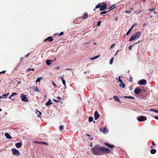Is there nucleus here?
<instances>
[{"label": "nucleus", "instance_id": "nucleus-64", "mask_svg": "<svg viewBox=\"0 0 158 158\" xmlns=\"http://www.w3.org/2000/svg\"><path fill=\"white\" fill-rule=\"evenodd\" d=\"M118 51H117V52H116V53H115V54L116 55H117V53H118Z\"/></svg>", "mask_w": 158, "mask_h": 158}, {"label": "nucleus", "instance_id": "nucleus-43", "mask_svg": "<svg viewBox=\"0 0 158 158\" xmlns=\"http://www.w3.org/2000/svg\"><path fill=\"white\" fill-rule=\"evenodd\" d=\"M12 96H11V95H10V96L9 97V98L10 99H11V100L14 101L15 100V99L14 98H11V97H12Z\"/></svg>", "mask_w": 158, "mask_h": 158}, {"label": "nucleus", "instance_id": "nucleus-15", "mask_svg": "<svg viewBox=\"0 0 158 158\" xmlns=\"http://www.w3.org/2000/svg\"><path fill=\"white\" fill-rule=\"evenodd\" d=\"M88 16V14L86 13H85L81 17H80L79 18H82V19H86Z\"/></svg>", "mask_w": 158, "mask_h": 158}, {"label": "nucleus", "instance_id": "nucleus-10", "mask_svg": "<svg viewBox=\"0 0 158 158\" xmlns=\"http://www.w3.org/2000/svg\"><path fill=\"white\" fill-rule=\"evenodd\" d=\"M105 145L106 146H107L109 148H111L112 149H113L114 148V146L113 145H111L110 144L108 143H104Z\"/></svg>", "mask_w": 158, "mask_h": 158}, {"label": "nucleus", "instance_id": "nucleus-61", "mask_svg": "<svg viewBox=\"0 0 158 158\" xmlns=\"http://www.w3.org/2000/svg\"><path fill=\"white\" fill-rule=\"evenodd\" d=\"M9 94V93H7L6 94V96H7Z\"/></svg>", "mask_w": 158, "mask_h": 158}, {"label": "nucleus", "instance_id": "nucleus-12", "mask_svg": "<svg viewBox=\"0 0 158 158\" xmlns=\"http://www.w3.org/2000/svg\"><path fill=\"white\" fill-rule=\"evenodd\" d=\"M56 60V59H55L54 60ZM54 60H46V63L47 65H49L51 64V62L52 61H53Z\"/></svg>", "mask_w": 158, "mask_h": 158}, {"label": "nucleus", "instance_id": "nucleus-11", "mask_svg": "<svg viewBox=\"0 0 158 158\" xmlns=\"http://www.w3.org/2000/svg\"><path fill=\"white\" fill-rule=\"evenodd\" d=\"M114 100L120 103H121V102H120V100L116 96H114L113 97Z\"/></svg>", "mask_w": 158, "mask_h": 158}, {"label": "nucleus", "instance_id": "nucleus-57", "mask_svg": "<svg viewBox=\"0 0 158 158\" xmlns=\"http://www.w3.org/2000/svg\"><path fill=\"white\" fill-rule=\"evenodd\" d=\"M30 54L29 53H28V54H27V55L26 56V57H27Z\"/></svg>", "mask_w": 158, "mask_h": 158}, {"label": "nucleus", "instance_id": "nucleus-24", "mask_svg": "<svg viewBox=\"0 0 158 158\" xmlns=\"http://www.w3.org/2000/svg\"><path fill=\"white\" fill-rule=\"evenodd\" d=\"M120 86H121V85H122V87L123 88H124L125 86V84L123 82H121V83L120 84Z\"/></svg>", "mask_w": 158, "mask_h": 158}, {"label": "nucleus", "instance_id": "nucleus-47", "mask_svg": "<svg viewBox=\"0 0 158 158\" xmlns=\"http://www.w3.org/2000/svg\"><path fill=\"white\" fill-rule=\"evenodd\" d=\"M6 72V70L3 71L2 72H0V73H1H1H4Z\"/></svg>", "mask_w": 158, "mask_h": 158}, {"label": "nucleus", "instance_id": "nucleus-54", "mask_svg": "<svg viewBox=\"0 0 158 158\" xmlns=\"http://www.w3.org/2000/svg\"><path fill=\"white\" fill-rule=\"evenodd\" d=\"M152 145H153V146H155V142H152Z\"/></svg>", "mask_w": 158, "mask_h": 158}, {"label": "nucleus", "instance_id": "nucleus-63", "mask_svg": "<svg viewBox=\"0 0 158 158\" xmlns=\"http://www.w3.org/2000/svg\"><path fill=\"white\" fill-rule=\"evenodd\" d=\"M18 83L19 84H20L21 83V81H19L18 82Z\"/></svg>", "mask_w": 158, "mask_h": 158}, {"label": "nucleus", "instance_id": "nucleus-25", "mask_svg": "<svg viewBox=\"0 0 158 158\" xmlns=\"http://www.w3.org/2000/svg\"><path fill=\"white\" fill-rule=\"evenodd\" d=\"M114 57H112L110 59V64H111L113 63V61H114Z\"/></svg>", "mask_w": 158, "mask_h": 158}, {"label": "nucleus", "instance_id": "nucleus-31", "mask_svg": "<svg viewBox=\"0 0 158 158\" xmlns=\"http://www.w3.org/2000/svg\"><path fill=\"white\" fill-rule=\"evenodd\" d=\"M59 129L61 131L63 130H64V127H63V125H60L59 127Z\"/></svg>", "mask_w": 158, "mask_h": 158}, {"label": "nucleus", "instance_id": "nucleus-21", "mask_svg": "<svg viewBox=\"0 0 158 158\" xmlns=\"http://www.w3.org/2000/svg\"><path fill=\"white\" fill-rule=\"evenodd\" d=\"M156 152V150L155 149H152L150 151V152L152 154H154Z\"/></svg>", "mask_w": 158, "mask_h": 158}, {"label": "nucleus", "instance_id": "nucleus-52", "mask_svg": "<svg viewBox=\"0 0 158 158\" xmlns=\"http://www.w3.org/2000/svg\"><path fill=\"white\" fill-rule=\"evenodd\" d=\"M155 8H153V9H149V11H152L153 10H154Z\"/></svg>", "mask_w": 158, "mask_h": 158}, {"label": "nucleus", "instance_id": "nucleus-26", "mask_svg": "<svg viewBox=\"0 0 158 158\" xmlns=\"http://www.w3.org/2000/svg\"><path fill=\"white\" fill-rule=\"evenodd\" d=\"M142 11V10H139L138 11H136L135 12V13L137 15H138L140 14L141 12Z\"/></svg>", "mask_w": 158, "mask_h": 158}, {"label": "nucleus", "instance_id": "nucleus-28", "mask_svg": "<svg viewBox=\"0 0 158 158\" xmlns=\"http://www.w3.org/2000/svg\"><path fill=\"white\" fill-rule=\"evenodd\" d=\"M42 78V77H39L37 78V79L36 80V82H40L41 81V80Z\"/></svg>", "mask_w": 158, "mask_h": 158}, {"label": "nucleus", "instance_id": "nucleus-23", "mask_svg": "<svg viewBox=\"0 0 158 158\" xmlns=\"http://www.w3.org/2000/svg\"><path fill=\"white\" fill-rule=\"evenodd\" d=\"M133 10V8H130L129 10H127V11H125L126 13L128 14H129Z\"/></svg>", "mask_w": 158, "mask_h": 158}, {"label": "nucleus", "instance_id": "nucleus-4", "mask_svg": "<svg viewBox=\"0 0 158 158\" xmlns=\"http://www.w3.org/2000/svg\"><path fill=\"white\" fill-rule=\"evenodd\" d=\"M137 119L140 122L143 121L147 120V118L145 116H139L137 117Z\"/></svg>", "mask_w": 158, "mask_h": 158}, {"label": "nucleus", "instance_id": "nucleus-46", "mask_svg": "<svg viewBox=\"0 0 158 158\" xmlns=\"http://www.w3.org/2000/svg\"><path fill=\"white\" fill-rule=\"evenodd\" d=\"M53 100L55 102H59V101L58 100H56L55 99H53Z\"/></svg>", "mask_w": 158, "mask_h": 158}, {"label": "nucleus", "instance_id": "nucleus-44", "mask_svg": "<svg viewBox=\"0 0 158 158\" xmlns=\"http://www.w3.org/2000/svg\"><path fill=\"white\" fill-rule=\"evenodd\" d=\"M133 46V45H130L129 47V50H131V48H132Z\"/></svg>", "mask_w": 158, "mask_h": 158}, {"label": "nucleus", "instance_id": "nucleus-29", "mask_svg": "<svg viewBox=\"0 0 158 158\" xmlns=\"http://www.w3.org/2000/svg\"><path fill=\"white\" fill-rule=\"evenodd\" d=\"M93 118L91 116H89V121L92 122L93 120Z\"/></svg>", "mask_w": 158, "mask_h": 158}, {"label": "nucleus", "instance_id": "nucleus-59", "mask_svg": "<svg viewBox=\"0 0 158 158\" xmlns=\"http://www.w3.org/2000/svg\"><path fill=\"white\" fill-rule=\"evenodd\" d=\"M66 70H72V69H66Z\"/></svg>", "mask_w": 158, "mask_h": 158}, {"label": "nucleus", "instance_id": "nucleus-27", "mask_svg": "<svg viewBox=\"0 0 158 158\" xmlns=\"http://www.w3.org/2000/svg\"><path fill=\"white\" fill-rule=\"evenodd\" d=\"M34 90L35 92H39V90L38 89V88L37 86L35 87V88L34 89Z\"/></svg>", "mask_w": 158, "mask_h": 158}, {"label": "nucleus", "instance_id": "nucleus-13", "mask_svg": "<svg viewBox=\"0 0 158 158\" xmlns=\"http://www.w3.org/2000/svg\"><path fill=\"white\" fill-rule=\"evenodd\" d=\"M48 40L49 42H51L53 40V39L52 37L50 36L45 39L44 41H46Z\"/></svg>", "mask_w": 158, "mask_h": 158}, {"label": "nucleus", "instance_id": "nucleus-37", "mask_svg": "<svg viewBox=\"0 0 158 158\" xmlns=\"http://www.w3.org/2000/svg\"><path fill=\"white\" fill-rule=\"evenodd\" d=\"M114 7H115V6H114L113 5L111 7H110L109 8L110 10H108V11H109L110 10H112Z\"/></svg>", "mask_w": 158, "mask_h": 158}, {"label": "nucleus", "instance_id": "nucleus-41", "mask_svg": "<svg viewBox=\"0 0 158 158\" xmlns=\"http://www.w3.org/2000/svg\"><path fill=\"white\" fill-rule=\"evenodd\" d=\"M115 45V44H112L110 47V48H114V47Z\"/></svg>", "mask_w": 158, "mask_h": 158}, {"label": "nucleus", "instance_id": "nucleus-32", "mask_svg": "<svg viewBox=\"0 0 158 158\" xmlns=\"http://www.w3.org/2000/svg\"><path fill=\"white\" fill-rule=\"evenodd\" d=\"M132 30V29L131 28L126 33V35H129V34H130V32H131V30Z\"/></svg>", "mask_w": 158, "mask_h": 158}, {"label": "nucleus", "instance_id": "nucleus-18", "mask_svg": "<svg viewBox=\"0 0 158 158\" xmlns=\"http://www.w3.org/2000/svg\"><path fill=\"white\" fill-rule=\"evenodd\" d=\"M60 78L61 79V80L62 81V82L63 85H64L65 88H66V85L65 81L64 79V77H60Z\"/></svg>", "mask_w": 158, "mask_h": 158}, {"label": "nucleus", "instance_id": "nucleus-17", "mask_svg": "<svg viewBox=\"0 0 158 158\" xmlns=\"http://www.w3.org/2000/svg\"><path fill=\"white\" fill-rule=\"evenodd\" d=\"M5 135L7 139H10L12 138V137L7 133H5Z\"/></svg>", "mask_w": 158, "mask_h": 158}, {"label": "nucleus", "instance_id": "nucleus-55", "mask_svg": "<svg viewBox=\"0 0 158 158\" xmlns=\"http://www.w3.org/2000/svg\"><path fill=\"white\" fill-rule=\"evenodd\" d=\"M6 95V94H4L2 95V97H7Z\"/></svg>", "mask_w": 158, "mask_h": 158}, {"label": "nucleus", "instance_id": "nucleus-5", "mask_svg": "<svg viewBox=\"0 0 158 158\" xmlns=\"http://www.w3.org/2000/svg\"><path fill=\"white\" fill-rule=\"evenodd\" d=\"M20 97L21 98V100L24 102H26L28 101L26 95H24L23 94H21L20 96Z\"/></svg>", "mask_w": 158, "mask_h": 158}, {"label": "nucleus", "instance_id": "nucleus-19", "mask_svg": "<svg viewBox=\"0 0 158 158\" xmlns=\"http://www.w3.org/2000/svg\"><path fill=\"white\" fill-rule=\"evenodd\" d=\"M52 104V102L51 100L50 99H49V100L46 102L45 104L46 106H48L49 105H51Z\"/></svg>", "mask_w": 158, "mask_h": 158}, {"label": "nucleus", "instance_id": "nucleus-50", "mask_svg": "<svg viewBox=\"0 0 158 158\" xmlns=\"http://www.w3.org/2000/svg\"><path fill=\"white\" fill-rule=\"evenodd\" d=\"M141 42V41H138V42H136V43H135L134 44H133V45H135V44H138V43H139V42Z\"/></svg>", "mask_w": 158, "mask_h": 158}, {"label": "nucleus", "instance_id": "nucleus-9", "mask_svg": "<svg viewBox=\"0 0 158 158\" xmlns=\"http://www.w3.org/2000/svg\"><path fill=\"white\" fill-rule=\"evenodd\" d=\"M94 116L95 119L97 120L100 116V115L99 114L98 111H96L94 113Z\"/></svg>", "mask_w": 158, "mask_h": 158}, {"label": "nucleus", "instance_id": "nucleus-36", "mask_svg": "<svg viewBox=\"0 0 158 158\" xmlns=\"http://www.w3.org/2000/svg\"><path fill=\"white\" fill-rule=\"evenodd\" d=\"M151 111H153L154 112L158 113V110L152 109Z\"/></svg>", "mask_w": 158, "mask_h": 158}, {"label": "nucleus", "instance_id": "nucleus-8", "mask_svg": "<svg viewBox=\"0 0 158 158\" xmlns=\"http://www.w3.org/2000/svg\"><path fill=\"white\" fill-rule=\"evenodd\" d=\"M142 91L141 89L137 88L135 89L134 92L135 94H138L141 93Z\"/></svg>", "mask_w": 158, "mask_h": 158}, {"label": "nucleus", "instance_id": "nucleus-51", "mask_svg": "<svg viewBox=\"0 0 158 158\" xmlns=\"http://www.w3.org/2000/svg\"><path fill=\"white\" fill-rule=\"evenodd\" d=\"M53 84L54 87H56L57 85H56V84L53 82Z\"/></svg>", "mask_w": 158, "mask_h": 158}, {"label": "nucleus", "instance_id": "nucleus-20", "mask_svg": "<svg viewBox=\"0 0 158 158\" xmlns=\"http://www.w3.org/2000/svg\"><path fill=\"white\" fill-rule=\"evenodd\" d=\"M123 98H127L128 99H135V98L132 96H124L123 97Z\"/></svg>", "mask_w": 158, "mask_h": 158}, {"label": "nucleus", "instance_id": "nucleus-42", "mask_svg": "<svg viewBox=\"0 0 158 158\" xmlns=\"http://www.w3.org/2000/svg\"><path fill=\"white\" fill-rule=\"evenodd\" d=\"M120 77H120V76H119V77H118V81H119L120 82V83H121V82H123V81L121 80V78H120Z\"/></svg>", "mask_w": 158, "mask_h": 158}, {"label": "nucleus", "instance_id": "nucleus-2", "mask_svg": "<svg viewBox=\"0 0 158 158\" xmlns=\"http://www.w3.org/2000/svg\"><path fill=\"white\" fill-rule=\"evenodd\" d=\"M107 7V5L106 3L102 2L98 4L94 9V10L95 11L96 9L100 8V11H102L105 10Z\"/></svg>", "mask_w": 158, "mask_h": 158}, {"label": "nucleus", "instance_id": "nucleus-33", "mask_svg": "<svg viewBox=\"0 0 158 158\" xmlns=\"http://www.w3.org/2000/svg\"><path fill=\"white\" fill-rule=\"evenodd\" d=\"M108 12V11H106L102 12L100 13V15L105 14Z\"/></svg>", "mask_w": 158, "mask_h": 158}, {"label": "nucleus", "instance_id": "nucleus-62", "mask_svg": "<svg viewBox=\"0 0 158 158\" xmlns=\"http://www.w3.org/2000/svg\"><path fill=\"white\" fill-rule=\"evenodd\" d=\"M93 146V145L92 144V143H91L90 144V147H92Z\"/></svg>", "mask_w": 158, "mask_h": 158}, {"label": "nucleus", "instance_id": "nucleus-16", "mask_svg": "<svg viewBox=\"0 0 158 158\" xmlns=\"http://www.w3.org/2000/svg\"><path fill=\"white\" fill-rule=\"evenodd\" d=\"M34 142L39 144H43L46 145H48V144L47 143L44 142H38L35 141Z\"/></svg>", "mask_w": 158, "mask_h": 158}, {"label": "nucleus", "instance_id": "nucleus-58", "mask_svg": "<svg viewBox=\"0 0 158 158\" xmlns=\"http://www.w3.org/2000/svg\"><path fill=\"white\" fill-rule=\"evenodd\" d=\"M86 135L88 137H90V135H89V134H87Z\"/></svg>", "mask_w": 158, "mask_h": 158}, {"label": "nucleus", "instance_id": "nucleus-40", "mask_svg": "<svg viewBox=\"0 0 158 158\" xmlns=\"http://www.w3.org/2000/svg\"><path fill=\"white\" fill-rule=\"evenodd\" d=\"M64 34V32H61L60 34H59V36H61L63 35Z\"/></svg>", "mask_w": 158, "mask_h": 158}, {"label": "nucleus", "instance_id": "nucleus-45", "mask_svg": "<svg viewBox=\"0 0 158 158\" xmlns=\"http://www.w3.org/2000/svg\"><path fill=\"white\" fill-rule=\"evenodd\" d=\"M57 100H58L59 101L61 99V98L60 97H58L56 98Z\"/></svg>", "mask_w": 158, "mask_h": 158}, {"label": "nucleus", "instance_id": "nucleus-39", "mask_svg": "<svg viewBox=\"0 0 158 158\" xmlns=\"http://www.w3.org/2000/svg\"><path fill=\"white\" fill-rule=\"evenodd\" d=\"M99 56H96L94 58H92V59L94 60V59H96Z\"/></svg>", "mask_w": 158, "mask_h": 158}, {"label": "nucleus", "instance_id": "nucleus-3", "mask_svg": "<svg viewBox=\"0 0 158 158\" xmlns=\"http://www.w3.org/2000/svg\"><path fill=\"white\" fill-rule=\"evenodd\" d=\"M141 32L137 31L135 33L132 35L129 40V41H132L138 39L141 35Z\"/></svg>", "mask_w": 158, "mask_h": 158}, {"label": "nucleus", "instance_id": "nucleus-14", "mask_svg": "<svg viewBox=\"0 0 158 158\" xmlns=\"http://www.w3.org/2000/svg\"><path fill=\"white\" fill-rule=\"evenodd\" d=\"M22 143L21 142H19L15 143V145L18 148H19L22 146Z\"/></svg>", "mask_w": 158, "mask_h": 158}, {"label": "nucleus", "instance_id": "nucleus-6", "mask_svg": "<svg viewBox=\"0 0 158 158\" xmlns=\"http://www.w3.org/2000/svg\"><path fill=\"white\" fill-rule=\"evenodd\" d=\"M138 84L140 85H146L147 81L145 79H141L138 81Z\"/></svg>", "mask_w": 158, "mask_h": 158}, {"label": "nucleus", "instance_id": "nucleus-22", "mask_svg": "<svg viewBox=\"0 0 158 158\" xmlns=\"http://www.w3.org/2000/svg\"><path fill=\"white\" fill-rule=\"evenodd\" d=\"M102 132L104 133H106L108 132V131L106 128L105 127L103 129Z\"/></svg>", "mask_w": 158, "mask_h": 158}, {"label": "nucleus", "instance_id": "nucleus-34", "mask_svg": "<svg viewBox=\"0 0 158 158\" xmlns=\"http://www.w3.org/2000/svg\"><path fill=\"white\" fill-rule=\"evenodd\" d=\"M31 70H32V71H35V70L33 68H32V69L29 68V69H28V70H27V71H29Z\"/></svg>", "mask_w": 158, "mask_h": 158}, {"label": "nucleus", "instance_id": "nucleus-56", "mask_svg": "<svg viewBox=\"0 0 158 158\" xmlns=\"http://www.w3.org/2000/svg\"><path fill=\"white\" fill-rule=\"evenodd\" d=\"M55 69H57V70H58L59 69V67H56L55 68Z\"/></svg>", "mask_w": 158, "mask_h": 158}, {"label": "nucleus", "instance_id": "nucleus-7", "mask_svg": "<svg viewBox=\"0 0 158 158\" xmlns=\"http://www.w3.org/2000/svg\"><path fill=\"white\" fill-rule=\"evenodd\" d=\"M12 151L13 154L15 156H19V155L20 153L19 152L17 149L13 148L12 149Z\"/></svg>", "mask_w": 158, "mask_h": 158}, {"label": "nucleus", "instance_id": "nucleus-48", "mask_svg": "<svg viewBox=\"0 0 158 158\" xmlns=\"http://www.w3.org/2000/svg\"><path fill=\"white\" fill-rule=\"evenodd\" d=\"M136 24H133L132 25V26L131 27V28L132 29V28H133L136 25Z\"/></svg>", "mask_w": 158, "mask_h": 158}, {"label": "nucleus", "instance_id": "nucleus-53", "mask_svg": "<svg viewBox=\"0 0 158 158\" xmlns=\"http://www.w3.org/2000/svg\"><path fill=\"white\" fill-rule=\"evenodd\" d=\"M154 118L158 120V116H155L154 117Z\"/></svg>", "mask_w": 158, "mask_h": 158}, {"label": "nucleus", "instance_id": "nucleus-1", "mask_svg": "<svg viewBox=\"0 0 158 158\" xmlns=\"http://www.w3.org/2000/svg\"><path fill=\"white\" fill-rule=\"evenodd\" d=\"M92 154L95 156L101 155L105 153H108L110 152V149L100 146L96 145L92 148L91 149Z\"/></svg>", "mask_w": 158, "mask_h": 158}, {"label": "nucleus", "instance_id": "nucleus-38", "mask_svg": "<svg viewBox=\"0 0 158 158\" xmlns=\"http://www.w3.org/2000/svg\"><path fill=\"white\" fill-rule=\"evenodd\" d=\"M101 22V21H99L97 23V26H100Z\"/></svg>", "mask_w": 158, "mask_h": 158}, {"label": "nucleus", "instance_id": "nucleus-30", "mask_svg": "<svg viewBox=\"0 0 158 158\" xmlns=\"http://www.w3.org/2000/svg\"><path fill=\"white\" fill-rule=\"evenodd\" d=\"M38 113H39V114H38V115H37V117H38L39 116H40V115L42 114V113L41 112H40L38 111H37L36 112V114H38Z\"/></svg>", "mask_w": 158, "mask_h": 158}, {"label": "nucleus", "instance_id": "nucleus-49", "mask_svg": "<svg viewBox=\"0 0 158 158\" xmlns=\"http://www.w3.org/2000/svg\"><path fill=\"white\" fill-rule=\"evenodd\" d=\"M129 81L131 82H132V77H130V78Z\"/></svg>", "mask_w": 158, "mask_h": 158}, {"label": "nucleus", "instance_id": "nucleus-35", "mask_svg": "<svg viewBox=\"0 0 158 158\" xmlns=\"http://www.w3.org/2000/svg\"><path fill=\"white\" fill-rule=\"evenodd\" d=\"M17 95V94L15 92H13L12 94L11 95V96H12L13 97Z\"/></svg>", "mask_w": 158, "mask_h": 158}, {"label": "nucleus", "instance_id": "nucleus-60", "mask_svg": "<svg viewBox=\"0 0 158 158\" xmlns=\"http://www.w3.org/2000/svg\"><path fill=\"white\" fill-rule=\"evenodd\" d=\"M153 12H154V14H156V12L155 11H154Z\"/></svg>", "mask_w": 158, "mask_h": 158}]
</instances>
